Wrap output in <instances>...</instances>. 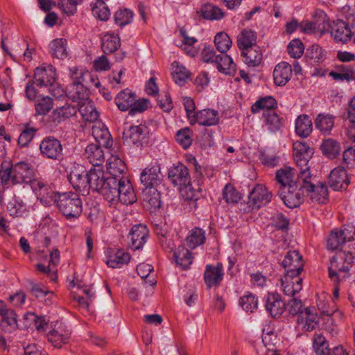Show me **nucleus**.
<instances>
[{
    "mask_svg": "<svg viewBox=\"0 0 355 355\" xmlns=\"http://www.w3.org/2000/svg\"><path fill=\"white\" fill-rule=\"evenodd\" d=\"M100 193L110 202L120 201L132 205L137 200L133 187L128 178H117L107 175Z\"/></svg>",
    "mask_w": 355,
    "mask_h": 355,
    "instance_id": "f257e3e1",
    "label": "nucleus"
},
{
    "mask_svg": "<svg viewBox=\"0 0 355 355\" xmlns=\"http://www.w3.org/2000/svg\"><path fill=\"white\" fill-rule=\"evenodd\" d=\"M311 178L309 169L299 172L297 175V184H292L288 187L278 189L277 195L288 208L299 207L303 202L307 191H311L312 186L307 184V178Z\"/></svg>",
    "mask_w": 355,
    "mask_h": 355,
    "instance_id": "f03ea898",
    "label": "nucleus"
},
{
    "mask_svg": "<svg viewBox=\"0 0 355 355\" xmlns=\"http://www.w3.org/2000/svg\"><path fill=\"white\" fill-rule=\"evenodd\" d=\"M33 176V168L27 162H18L6 167L4 163L1 165L0 179L2 184H6L10 180L12 184H26Z\"/></svg>",
    "mask_w": 355,
    "mask_h": 355,
    "instance_id": "7ed1b4c3",
    "label": "nucleus"
},
{
    "mask_svg": "<svg viewBox=\"0 0 355 355\" xmlns=\"http://www.w3.org/2000/svg\"><path fill=\"white\" fill-rule=\"evenodd\" d=\"M51 200L55 203L59 211L68 220L78 218L83 212V202L76 193L55 192V196Z\"/></svg>",
    "mask_w": 355,
    "mask_h": 355,
    "instance_id": "20e7f679",
    "label": "nucleus"
},
{
    "mask_svg": "<svg viewBox=\"0 0 355 355\" xmlns=\"http://www.w3.org/2000/svg\"><path fill=\"white\" fill-rule=\"evenodd\" d=\"M121 45V39L118 34L113 32L105 33L101 38V49L105 54L114 53L116 62H121L126 57V52L119 50Z\"/></svg>",
    "mask_w": 355,
    "mask_h": 355,
    "instance_id": "39448f33",
    "label": "nucleus"
},
{
    "mask_svg": "<svg viewBox=\"0 0 355 355\" xmlns=\"http://www.w3.org/2000/svg\"><path fill=\"white\" fill-rule=\"evenodd\" d=\"M40 153L43 157L60 161L63 158L61 141L54 137H44L40 144Z\"/></svg>",
    "mask_w": 355,
    "mask_h": 355,
    "instance_id": "423d86ee",
    "label": "nucleus"
},
{
    "mask_svg": "<svg viewBox=\"0 0 355 355\" xmlns=\"http://www.w3.org/2000/svg\"><path fill=\"white\" fill-rule=\"evenodd\" d=\"M148 128L144 124L131 125L123 132L124 142L141 147L148 143Z\"/></svg>",
    "mask_w": 355,
    "mask_h": 355,
    "instance_id": "0eeeda50",
    "label": "nucleus"
},
{
    "mask_svg": "<svg viewBox=\"0 0 355 355\" xmlns=\"http://www.w3.org/2000/svg\"><path fill=\"white\" fill-rule=\"evenodd\" d=\"M168 178L180 189L187 188L191 184V177L187 167L181 162L173 164L168 169Z\"/></svg>",
    "mask_w": 355,
    "mask_h": 355,
    "instance_id": "6e6552de",
    "label": "nucleus"
},
{
    "mask_svg": "<svg viewBox=\"0 0 355 355\" xmlns=\"http://www.w3.org/2000/svg\"><path fill=\"white\" fill-rule=\"evenodd\" d=\"M272 194L261 184H257L250 192L248 196L249 207L253 209H259L270 202Z\"/></svg>",
    "mask_w": 355,
    "mask_h": 355,
    "instance_id": "1a4fd4ad",
    "label": "nucleus"
},
{
    "mask_svg": "<svg viewBox=\"0 0 355 355\" xmlns=\"http://www.w3.org/2000/svg\"><path fill=\"white\" fill-rule=\"evenodd\" d=\"M330 30L331 35L336 42L347 43L354 35L352 24L342 19L334 21Z\"/></svg>",
    "mask_w": 355,
    "mask_h": 355,
    "instance_id": "9d476101",
    "label": "nucleus"
},
{
    "mask_svg": "<svg viewBox=\"0 0 355 355\" xmlns=\"http://www.w3.org/2000/svg\"><path fill=\"white\" fill-rule=\"evenodd\" d=\"M286 273L300 274L303 270L304 261L297 250L287 252L282 263Z\"/></svg>",
    "mask_w": 355,
    "mask_h": 355,
    "instance_id": "9b49d317",
    "label": "nucleus"
},
{
    "mask_svg": "<svg viewBox=\"0 0 355 355\" xmlns=\"http://www.w3.org/2000/svg\"><path fill=\"white\" fill-rule=\"evenodd\" d=\"M129 246L133 250L141 249L148 238V230L143 224L135 225L130 233Z\"/></svg>",
    "mask_w": 355,
    "mask_h": 355,
    "instance_id": "f8f14e48",
    "label": "nucleus"
},
{
    "mask_svg": "<svg viewBox=\"0 0 355 355\" xmlns=\"http://www.w3.org/2000/svg\"><path fill=\"white\" fill-rule=\"evenodd\" d=\"M140 179L144 189L156 188L162 182L160 167L158 165L147 166L141 173Z\"/></svg>",
    "mask_w": 355,
    "mask_h": 355,
    "instance_id": "ddd939ff",
    "label": "nucleus"
},
{
    "mask_svg": "<svg viewBox=\"0 0 355 355\" xmlns=\"http://www.w3.org/2000/svg\"><path fill=\"white\" fill-rule=\"evenodd\" d=\"M329 187L335 190L346 189L349 184V179L343 166L334 168L328 177Z\"/></svg>",
    "mask_w": 355,
    "mask_h": 355,
    "instance_id": "4468645a",
    "label": "nucleus"
},
{
    "mask_svg": "<svg viewBox=\"0 0 355 355\" xmlns=\"http://www.w3.org/2000/svg\"><path fill=\"white\" fill-rule=\"evenodd\" d=\"M223 266L221 263H217L216 266L207 264L204 272V281L208 289L217 287L223 279Z\"/></svg>",
    "mask_w": 355,
    "mask_h": 355,
    "instance_id": "2eb2a0df",
    "label": "nucleus"
},
{
    "mask_svg": "<svg viewBox=\"0 0 355 355\" xmlns=\"http://www.w3.org/2000/svg\"><path fill=\"white\" fill-rule=\"evenodd\" d=\"M299 275L286 273L284 277L281 278L282 290L285 295L294 296L302 290V279Z\"/></svg>",
    "mask_w": 355,
    "mask_h": 355,
    "instance_id": "dca6fc26",
    "label": "nucleus"
},
{
    "mask_svg": "<svg viewBox=\"0 0 355 355\" xmlns=\"http://www.w3.org/2000/svg\"><path fill=\"white\" fill-rule=\"evenodd\" d=\"M265 307L267 312L272 318H278L284 312L286 308V303L282 300L278 293H268L266 300Z\"/></svg>",
    "mask_w": 355,
    "mask_h": 355,
    "instance_id": "f3484780",
    "label": "nucleus"
},
{
    "mask_svg": "<svg viewBox=\"0 0 355 355\" xmlns=\"http://www.w3.org/2000/svg\"><path fill=\"white\" fill-rule=\"evenodd\" d=\"M218 113L214 110H202L193 114L191 119V123H198L203 126H211L216 125L218 123Z\"/></svg>",
    "mask_w": 355,
    "mask_h": 355,
    "instance_id": "a211bd4d",
    "label": "nucleus"
},
{
    "mask_svg": "<svg viewBox=\"0 0 355 355\" xmlns=\"http://www.w3.org/2000/svg\"><path fill=\"white\" fill-rule=\"evenodd\" d=\"M69 181L73 189L78 193H81L83 196L89 194V184L87 172L84 174L79 173L78 171H71L68 175Z\"/></svg>",
    "mask_w": 355,
    "mask_h": 355,
    "instance_id": "6ab92c4d",
    "label": "nucleus"
},
{
    "mask_svg": "<svg viewBox=\"0 0 355 355\" xmlns=\"http://www.w3.org/2000/svg\"><path fill=\"white\" fill-rule=\"evenodd\" d=\"M312 175L311 178H307V184L313 187L311 191H307V196H309L313 201H315L319 204H324L328 200V189L325 183H320L315 185L312 182Z\"/></svg>",
    "mask_w": 355,
    "mask_h": 355,
    "instance_id": "aec40b11",
    "label": "nucleus"
},
{
    "mask_svg": "<svg viewBox=\"0 0 355 355\" xmlns=\"http://www.w3.org/2000/svg\"><path fill=\"white\" fill-rule=\"evenodd\" d=\"M292 76V67L286 62L279 63L273 71L274 83L277 86H284L291 79Z\"/></svg>",
    "mask_w": 355,
    "mask_h": 355,
    "instance_id": "412c9836",
    "label": "nucleus"
},
{
    "mask_svg": "<svg viewBox=\"0 0 355 355\" xmlns=\"http://www.w3.org/2000/svg\"><path fill=\"white\" fill-rule=\"evenodd\" d=\"M26 184H29L33 191L41 199L49 198L53 199L55 196V192L51 190L49 186L42 180L33 177L30 178V182Z\"/></svg>",
    "mask_w": 355,
    "mask_h": 355,
    "instance_id": "4be33fe9",
    "label": "nucleus"
},
{
    "mask_svg": "<svg viewBox=\"0 0 355 355\" xmlns=\"http://www.w3.org/2000/svg\"><path fill=\"white\" fill-rule=\"evenodd\" d=\"M80 78L67 87L69 97L73 101H77L78 104L89 99V92L80 81Z\"/></svg>",
    "mask_w": 355,
    "mask_h": 355,
    "instance_id": "5701e85b",
    "label": "nucleus"
},
{
    "mask_svg": "<svg viewBox=\"0 0 355 355\" xmlns=\"http://www.w3.org/2000/svg\"><path fill=\"white\" fill-rule=\"evenodd\" d=\"M0 327L5 331H10L17 327V320L15 312L0 306Z\"/></svg>",
    "mask_w": 355,
    "mask_h": 355,
    "instance_id": "b1692460",
    "label": "nucleus"
},
{
    "mask_svg": "<svg viewBox=\"0 0 355 355\" xmlns=\"http://www.w3.org/2000/svg\"><path fill=\"white\" fill-rule=\"evenodd\" d=\"M313 307H306L297 318V322L299 324H304V328L308 331H313L318 324V318L317 314L313 313Z\"/></svg>",
    "mask_w": 355,
    "mask_h": 355,
    "instance_id": "393cba45",
    "label": "nucleus"
},
{
    "mask_svg": "<svg viewBox=\"0 0 355 355\" xmlns=\"http://www.w3.org/2000/svg\"><path fill=\"white\" fill-rule=\"evenodd\" d=\"M136 94L129 89L121 91L116 96L114 101L118 108L123 112L130 111L135 103Z\"/></svg>",
    "mask_w": 355,
    "mask_h": 355,
    "instance_id": "a878e982",
    "label": "nucleus"
},
{
    "mask_svg": "<svg viewBox=\"0 0 355 355\" xmlns=\"http://www.w3.org/2000/svg\"><path fill=\"white\" fill-rule=\"evenodd\" d=\"M89 178V189L96 191L100 193L101 189L104 184V180L107 178V174L105 175V172L101 167H93L87 172Z\"/></svg>",
    "mask_w": 355,
    "mask_h": 355,
    "instance_id": "bb28decb",
    "label": "nucleus"
},
{
    "mask_svg": "<svg viewBox=\"0 0 355 355\" xmlns=\"http://www.w3.org/2000/svg\"><path fill=\"white\" fill-rule=\"evenodd\" d=\"M85 155L94 167H101L104 161V153L99 144H91L85 150Z\"/></svg>",
    "mask_w": 355,
    "mask_h": 355,
    "instance_id": "cd10ccee",
    "label": "nucleus"
},
{
    "mask_svg": "<svg viewBox=\"0 0 355 355\" xmlns=\"http://www.w3.org/2000/svg\"><path fill=\"white\" fill-rule=\"evenodd\" d=\"M295 171L293 168L285 166L277 171L275 179L279 184V189L288 187L292 184H297V178H295Z\"/></svg>",
    "mask_w": 355,
    "mask_h": 355,
    "instance_id": "c85d7f7f",
    "label": "nucleus"
},
{
    "mask_svg": "<svg viewBox=\"0 0 355 355\" xmlns=\"http://www.w3.org/2000/svg\"><path fill=\"white\" fill-rule=\"evenodd\" d=\"M71 331L68 329H52L47 334V339L52 345L57 348H60L63 344L68 343Z\"/></svg>",
    "mask_w": 355,
    "mask_h": 355,
    "instance_id": "c756f323",
    "label": "nucleus"
},
{
    "mask_svg": "<svg viewBox=\"0 0 355 355\" xmlns=\"http://www.w3.org/2000/svg\"><path fill=\"white\" fill-rule=\"evenodd\" d=\"M107 175L117 178H128L125 176L126 165L125 162L118 157H112L107 163Z\"/></svg>",
    "mask_w": 355,
    "mask_h": 355,
    "instance_id": "7c9ffc66",
    "label": "nucleus"
},
{
    "mask_svg": "<svg viewBox=\"0 0 355 355\" xmlns=\"http://www.w3.org/2000/svg\"><path fill=\"white\" fill-rule=\"evenodd\" d=\"M144 201L145 207L150 211H155L161 206L160 193L157 188L143 190Z\"/></svg>",
    "mask_w": 355,
    "mask_h": 355,
    "instance_id": "2f4dec72",
    "label": "nucleus"
},
{
    "mask_svg": "<svg viewBox=\"0 0 355 355\" xmlns=\"http://www.w3.org/2000/svg\"><path fill=\"white\" fill-rule=\"evenodd\" d=\"M243 62L250 67L258 66L262 60V53L258 46L241 50Z\"/></svg>",
    "mask_w": 355,
    "mask_h": 355,
    "instance_id": "473e14b6",
    "label": "nucleus"
},
{
    "mask_svg": "<svg viewBox=\"0 0 355 355\" xmlns=\"http://www.w3.org/2000/svg\"><path fill=\"white\" fill-rule=\"evenodd\" d=\"M67 41L64 38H57L50 43L51 54L53 58L65 59L68 53L67 51Z\"/></svg>",
    "mask_w": 355,
    "mask_h": 355,
    "instance_id": "72a5a7b5",
    "label": "nucleus"
},
{
    "mask_svg": "<svg viewBox=\"0 0 355 355\" xmlns=\"http://www.w3.org/2000/svg\"><path fill=\"white\" fill-rule=\"evenodd\" d=\"M312 121L308 115H300L295 121V132L302 137H307L312 132Z\"/></svg>",
    "mask_w": 355,
    "mask_h": 355,
    "instance_id": "f704fd0d",
    "label": "nucleus"
},
{
    "mask_svg": "<svg viewBox=\"0 0 355 355\" xmlns=\"http://www.w3.org/2000/svg\"><path fill=\"white\" fill-rule=\"evenodd\" d=\"M218 60L215 63L218 70L223 73L234 75L236 73V64L230 56L227 54L218 55Z\"/></svg>",
    "mask_w": 355,
    "mask_h": 355,
    "instance_id": "c9c22d12",
    "label": "nucleus"
},
{
    "mask_svg": "<svg viewBox=\"0 0 355 355\" xmlns=\"http://www.w3.org/2000/svg\"><path fill=\"white\" fill-rule=\"evenodd\" d=\"M173 259L177 265L187 270L192 263L191 252L183 246H179L173 252Z\"/></svg>",
    "mask_w": 355,
    "mask_h": 355,
    "instance_id": "e433bc0d",
    "label": "nucleus"
},
{
    "mask_svg": "<svg viewBox=\"0 0 355 355\" xmlns=\"http://www.w3.org/2000/svg\"><path fill=\"white\" fill-rule=\"evenodd\" d=\"M130 260V255L123 250L118 249L110 254L106 262L109 267L116 268L121 265L127 264Z\"/></svg>",
    "mask_w": 355,
    "mask_h": 355,
    "instance_id": "4c0bfd02",
    "label": "nucleus"
},
{
    "mask_svg": "<svg viewBox=\"0 0 355 355\" xmlns=\"http://www.w3.org/2000/svg\"><path fill=\"white\" fill-rule=\"evenodd\" d=\"M257 33L251 30L244 29L238 36L237 45L239 49L256 46Z\"/></svg>",
    "mask_w": 355,
    "mask_h": 355,
    "instance_id": "58836bf2",
    "label": "nucleus"
},
{
    "mask_svg": "<svg viewBox=\"0 0 355 355\" xmlns=\"http://www.w3.org/2000/svg\"><path fill=\"white\" fill-rule=\"evenodd\" d=\"M277 107L276 99L272 96H266L260 98L252 106L251 112L254 114L259 112L261 110H267V112H272Z\"/></svg>",
    "mask_w": 355,
    "mask_h": 355,
    "instance_id": "ea45409f",
    "label": "nucleus"
},
{
    "mask_svg": "<svg viewBox=\"0 0 355 355\" xmlns=\"http://www.w3.org/2000/svg\"><path fill=\"white\" fill-rule=\"evenodd\" d=\"M321 150L327 157L334 159L341 151L340 144L331 138L324 139L321 144Z\"/></svg>",
    "mask_w": 355,
    "mask_h": 355,
    "instance_id": "a19ab883",
    "label": "nucleus"
},
{
    "mask_svg": "<svg viewBox=\"0 0 355 355\" xmlns=\"http://www.w3.org/2000/svg\"><path fill=\"white\" fill-rule=\"evenodd\" d=\"M38 87H53L55 83V78L52 76H49L46 68L37 67L34 73V81Z\"/></svg>",
    "mask_w": 355,
    "mask_h": 355,
    "instance_id": "79ce46f5",
    "label": "nucleus"
},
{
    "mask_svg": "<svg viewBox=\"0 0 355 355\" xmlns=\"http://www.w3.org/2000/svg\"><path fill=\"white\" fill-rule=\"evenodd\" d=\"M262 342L267 348L265 355H279L276 347L278 338L272 331H267L263 329L262 334Z\"/></svg>",
    "mask_w": 355,
    "mask_h": 355,
    "instance_id": "37998d69",
    "label": "nucleus"
},
{
    "mask_svg": "<svg viewBox=\"0 0 355 355\" xmlns=\"http://www.w3.org/2000/svg\"><path fill=\"white\" fill-rule=\"evenodd\" d=\"M199 12L202 18L208 20H220L224 17L222 10L211 3L203 5Z\"/></svg>",
    "mask_w": 355,
    "mask_h": 355,
    "instance_id": "c03bdc74",
    "label": "nucleus"
},
{
    "mask_svg": "<svg viewBox=\"0 0 355 355\" xmlns=\"http://www.w3.org/2000/svg\"><path fill=\"white\" fill-rule=\"evenodd\" d=\"M78 111L80 113L83 119L89 122H94L98 117V112L95 106L91 102H82L78 104Z\"/></svg>",
    "mask_w": 355,
    "mask_h": 355,
    "instance_id": "a18cd8bd",
    "label": "nucleus"
},
{
    "mask_svg": "<svg viewBox=\"0 0 355 355\" xmlns=\"http://www.w3.org/2000/svg\"><path fill=\"white\" fill-rule=\"evenodd\" d=\"M313 347L316 355H329V348L328 341L325 337L320 333L315 332L313 337Z\"/></svg>",
    "mask_w": 355,
    "mask_h": 355,
    "instance_id": "49530a36",
    "label": "nucleus"
},
{
    "mask_svg": "<svg viewBox=\"0 0 355 355\" xmlns=\"http://www.w3.org/2000/svg\"><path fill=\"white\" fill-rule=\"evenodd\" d=\"M315 125L320 132H329L334 127V116L330 114L320 113L315 120Z\"/></svg>",
    "mask_w": 355,
    "mask_h": 355,
    "instance_id": "de8ad7c7",
    "label": "nucleus"
},
{
    "mask_svg": "<svg viewBox=\"0 0 355 355\" xmlns=\"http://www.w3.org/2000/svg\"><path fill=\"white\" fill-rule=\"evenodd\" d=\"M305 56L311 65H315L322 62L325 59L324 51L318 44H313L308 48Z\"/></svg>",
    "mask_w": 355,
    "mask_h": 355,
    "instance_id": "09e8293b",
    "label": "nucleus"
},
{
    "mask_svg": "<svg viewBox=\"0 0 355 355\" xmlns=\"http://www.w3.org/2000/svg\"><path fill=\"white\" fill-rule=\"evenodd\" d=\"M78 111V107L75 105L66 103L64 105L57 107L53 112V117L54 121L58 120L60 121L61 119L69 118L76 115Z\"/></svg>",
    "mask_w": 355,
    "mask_h": 355,
    "instance_id": "8fccbe9b",
    "label": "nucleus"
},
{
    "mask_svg": "<svg viewBox=\"0 0 355 355\" xmlns=\"http://www.w3.org/2000/svg\"><path fill=\"white\" fill-rule=\"evenodd\" d=\"M205 241V232L198 227L192 230L190 234L187 237V245L191 249L204 243Z\"/></svg>",
    "mask_w": 355,
    "mask_h": 355,
    "instance_id": "3c124183",
    "label": "nucleus"
},
{
    "mask_svg": "<svg viewBox=\"0 0 355 355\" xmlns=\"http://www.w3.org/2000/svg\"><path fill=\"white\" fill-rule=\"evenodd\" d=\"M92 135L96 139V144L101 146L109 147L112 145V141L111 135L107 128L101 129L100 128L93 127Z\"/></svg>",
    "mask_w": 355,
    "mask_h": 355,
    "instance_id": "603ef678",
    "label": "nucleus"
},
{
    "mask_svg": "<svg viewBox=\"0 0 355 355\" xmlns=\"http://www.w3.org/2000/svg\"><path fill=\"white\" fill-rule=\"evenodd\" d=\"M223 198L228 204H236L242 198L241 193L230 183L227 184L222 192Z\"/></svg>",
    "mask_w": 355,
    "mask_h": 355,
    "instance_id": "864d4df0",
    "label": "nucleus"
},
{
    "mask_svg": "<svg viewBox=\"0 0 355 355\" xmlns=\"http://www.w3.org/2000/svg\"><path fill=\"white\" fill-rule=\"evenodd\" d=\"M337 259V261H338V266L340 267L338 268L340 272H347L349 270L350 268L352 266L354 260V255L352 252H342L339 253L336 257H334Z\"/></svg>",
    "mask_w": 355,
    "mask_h": 355,
    "instance_id": "5fc2aeb1",
    "label": "nucleus"
},
{
    "mask_svg": "<svg viewBox=\"0 0 355 355\" xmlns=\"http://www.w3.org/2000/svg\"><path fill=\"white\" fill-rule=\"evenodd\" d=\"M345 239L344 231L333 230L327 239V248L331 250H337L345 243Z\"/></svg>",
    "mask_w": 355,
    "mask_h": 355,
    "instance_id": "6e6d98bb",
    "label": "nucleus"
},
{
    "mask_svg": "<svg viewBox=\"0 0 355 355\" xmlns=\"http://www.w3.org/2000/svg\"><path fill=\"white\" fill-rule=\"evenodd\" d=\"M37 131V128L30 127L28 123H25L24 128L18 138V145L22 148L28 146L35 137Z\"/></svg>",
    "mask_w": 355,
    "mask_h": 355,
    "instance_id": "4d7b16f0",
    "label": "nucleus"
},
{
    "mask_svg": "<svg viewBox=\"0 0 355 355\" xmlns=\"http://www.w3.org/2000/svg\"><path fill=\"white\" fill-rule=\"evenodd\" d=\"M192 137L193 131L186 127L177 132L175 140L184 149H187L192 144Z\"/></svg>",
    "mask_w": 355,
    "mask_h": 355,
    "instance_id": "13d9d810",
    "label": "nucleus"
},
{
    "mask_svg": "<svg viewBox=\"0 0 355 355\" xmlns=\"http://www.w3.org/2000/svg\"><path fill=\"white\" fill-rule=\"evenodd\" d=\"M214 44L218 51L225 53L232 46V40L226 33L220 32L214 37Z\"/></svg>",
    "mask_w": 355,
    "mask_h": 355,
    "instance_id": "bf43d9fd",
    "label": "nucleus"
},
{
    "mask_svg": "<svg viewBox=\"0 0 355 355\" xmlns=\"http://www.w3.org/2000/svg\"><path fill=\"white\" fill-rule=\"evenodd\" d=\"M239 304L247 313H252L258 307V300L249 293L240 298Z\"/></svg>",
    "mask_w": 355,
    "mask_h": 355,
    "instance_id": "052dcab7",
    "label": "nucleus"
},
{
    "mask_svg": "<svg viewBox=\"0 0 355 355\" xmlns=\"http://www.w3.org/2000/svg\"><path fill=\"white\" fill-rule=\"evenodd\" d=\"M92 14L101 21H107L110 15L108 6L103 1H97L92 7Z\"/></svg>",
    "mask_w": 355,
    "mask_h": 355,
    "instance_id": "680f3d73",
    "label": "nucleus"
},
{
    "mask_svg": "<svg viewBox=\"0 0 355 355\" xmlns=\"http://www.w3.org/2000/svg\"><path fill=\"white\" fill-rule=\"evenodd\" d=\"M267 128L270 132H276L281 128L282 123L279 116L274 112H266L263 114Z\"/></svg>",
    "mask_w": 355,
    "mask_h": 355,
    "instance_id": "e2e57ef3",
    "label": "nucleus"
},
{
    "mask_svg": "<svg viewBox=\"0 0 355 355\" xmlns=\"http://www.w3.org/2000/svg\"><path fill=\"white\" fill-rule=\"evenodd\" d=\"M313 20L315 23L316 28L320 35L328 33L331 29V24L329 23V19L323 12H320L318 16H315Z\"/></svg>",
    "mask_w": 355,
    "mask_h": 355,
    "instance_id": "0e129e2a",
    "label": "nucleus"
},
{
    "mask_svg": "<svg viewBox=\"0 0 355 355\" xmlns=\"http://www.w3.org/2000/svg\"><path fill=\"white\" fill-rule=\"evenodd\" d=\"M304 51V44L300 39L292 40L287 46L288 53L295 59L301 58Z\"/></svg>",
    "mask_w": 355,
    "mask_h": 355,
    "instance_id": "69168bd1",
    "label": "nucleus"
},
{
    "mask_svg": "<svg viewBox=\"0 0 355 355\" xmlns=\"http://www.w3.org/2000/svg\"><path fill=\"white\" fill-rule=\"evenodd\" d=\"M133 17V12L129 9L119 10L114 15L115 23L121 28L130 24Z\"/></svg>",
    "mask_w": 355,
    "mask_h": 355,
    "instance_id": "338daca9",
    "label": "nucleus"
},
{
    "mask_svg": "<svg viewBox=\"0 0 355 355\" xmlns=\"http://www.w3.org/2000/svg\"><path fill=\"white\" fill-rule=\"evenodd\" d=\"M53 99L50 97H42L35 103V110L37 114L45 115L53 107Z\"/></svg>",
    "mask_w": 355,
    "mask_h": 355,
    "instance_id": "774afa93",
    "label": "nucleus"
}]
</instances>
